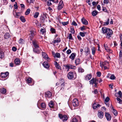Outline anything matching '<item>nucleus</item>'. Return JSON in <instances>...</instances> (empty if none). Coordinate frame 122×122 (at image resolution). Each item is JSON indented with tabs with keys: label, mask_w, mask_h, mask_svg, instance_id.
Instances as JSON below:
<instances>
[{
	"label": "nucleus",
	"mask_w": 122,
	"mask_h": 122,
	"mask_svg": "<svg viewBox=\"0 0 122 122\" xmlns=\"http://www.w3.org/2000/svg\"><path fill=\"white\" fill-rule=\"evenodd\" d=\"M102 33L103 34L107 33V37L109 38L112 36L113 32L112 30L108 28L102 27Z\"/></svg>",
	"instance_id": "obj_1"
},
{
	"label": "nucleus",
	"mask_w": 122,
	"mask_h": 122,
	"mask_svg": "<svg viewBox=\"0 0 122 122\" xmlns=\"http://www.w3.org/2000/svg\"><path fill=\"white\" fill-rule=\"evenodd\" d=\"M67 76V77L69 79L72 80L74 78V79L76 78V74L75 73H73V72L70 71L68 73Z\"/></svg>",
	"instance_id": "obj_2"
},
{
	"label": "nucleus",
	"mask_w": 122,
	"mask_h": 122,
	"mask_svg": "<svg viewBox=\"0 0 122 122\" xmlns=\"http://www.w3.org/2000/svg\"><path fill=\"white\" fill-rule=\"evenodd\" d=\"M58 116L60 119L62 120L63 122L66 121L68 119L67 116L65 115H63L59 113L58 114Z\"/></svg>",
	"instance_id": "obj_3"
},
{
	"label": "nucleus",
	"mask_w": 122,
	"mask_h": 122,
	"mask_svg": "<svg viewBox=\"0 0 122 122\" xmlns=\"http://www.w3.org/2000/svg\"><path fill=\"white\" fill-rule=\"evenodd\" d=\"M72 104L74 107H76L78 106L79 105V102L78 100L77 99H74L72 101Z\"/></svg>",
	"instance_id": "obj_4"
},
{
	"label": "nucleus",
	"mask_w": 122,
	"mask_h": 122,
	"mask_svg": "<svg viewBox=\"0 0 122 122\" xmlns=\"http://www.w3.org/2000/svg\"><path fill=\"white\" fill-rule=\"evenodd\" d=\"M29 34L30 35V36L29 37L30 38V40L32 41L33 37L36 34V32L32 30L30 31Z\"/></svg>",
	"instance_id": "obj_5"
},
{
	"label": "nucleus",
	"mask_w": 122,
	"mask_h": 122,
	"mask_svg": "<svg viewBox=\"0 0 122 122\" xmlns=\"http://www.w3.org/2000/svg\"><path fill=\"white\" fill-rule=\"evenodd\" d=\"M63 5V1H60L57 8L58 10H60L62 8Z\"/></svg>",
	"instance_id": "obj_6"
},
{
	"label": "nucleus",
	"mask_w": 122,
	"mask_h": 122,
	"mask_svg": "<svg viewBox=\"0 0 122 122\" xmlns=\"http://www.w3.org/2000/svg\"><path fill=\"white\" fill-rule=\"evenodd\" d=\"M9 73L8 72H6L5 73H2L1 75V77L3 78L7 77Z\"/></svg>",
	"instance_id": "obj_7"
},
{
	"label": "nucleus",
	"mask_w": 122,
	"mask_h": 122,
	"mask_svg": "<svg viewBox=\"0 0 122 122\" xmlns=\"http://www.w3.org/2000/svg\"><path fill=\"white\" fill-rule=\"evenodd\" d=\"M98 116L99 118L102 119L104 115V113L101 111H98Z\"/></svg>",
	"instance_id": "obj_8"
},
{
	"label": "nucleus",
	"mask_w": 122,
	"mask_h": 122,
	"mask_svg": "<svg viewBox=\"0 0 122 122\" xmlns=\"http://www.w3.org/2000/svg\"><path fill=\"white\" fill-rule=\"evenodd\" d=\"M105 116L107 119L108 121H110L111 118V117L109 113L106 112L105 113Z\"/></svg>",
	"instance_id": "obj_9"
},
{
	"label": "nucleus",
	"mask_w": 122,
	"mask_h": 122,
	"mask_svg": "<svg viewBox=\"0 0 122 122\" xmlns=\"http://www.w3.org/2000/svg\"><path fill=\"white\" fill-rule=\"evenodd\" d=\"M52 96L51 93L49 91L46 92L45 93V97L47 98L51 97Z\"/></svg>",
	"instance_id": "obj_10"
},
{
	"label": "nucleus",
	"mask_w": 122,
	"mask_h": 122,
	"mask_svg": "<svg viewBox=\"0 0 122 122\" xmlns=\"http://www.w3.org/2000/svg\"><path fill=\"white\" fill-rule=\"evenodd\" d=\"M61 81H62V82L61 84V88L60 90L63 91L64 90L65 88V83L64 82V80L63 79H61Z\"/></svg>",
	"instance_id": "obj_11"
},
{
	"label": "nucleus",
	"mask_w": 122,
	"mask_h": 122,
	"mask_svg": "<svg viewBox=\"0 0 122 122\" xmlns=\"http://www.w3.org/2000/svg\"><path fill=\"white\" fill-rule=\"evenodd\" d=\"M92 77V75L91 74H88L85 76V79L88 81L90 80Z\"/></svg>",
	"instance_id": "obj_12"
},
{
	"label": "nucleus",
	"mask_w": 122,
	"mask_h": 122,
	"mask_svg": "<svg viewBox=\"0 0 122 122\" xmlns=\"http://www.w3.org/2000/svg\"><path fill=\"white\" fill-rule=\"evenodd\" d=\"M40 50L41 49L39 47V48H33V51L34 52L38 54L40 53Z\"/></svg>",
	"instance_id": "obj_13"
},
{
	"label": "nucleus",
	"mask_w": 122,
	"mask_h": 122,
	"mask_svg": "<svg viewBox=\"0 0 122 122\" xmlns=\"http://www.w3.org/2000/svg\"><path fill=\"white\" fill-rule=\"evenodd\" d=\"M44 67L46 69H48L49 67V66L47 61H45L43 63Z\"/></svg>",
	"instance_id": "obj_14"
},
{
	"label": "nucleus",
	"mask_w": 122,
	"mask_h": 122,
	"mask_svg": "<svg viewBox=\"0 0 122 122\" xmlns=\"http://www.w3.org/2000/svg\"><path fill=\"white\" fill-rule=\"evenodd\" d=\"M104 47L106 50L107 51L109 52L110 53L112 52V51L106 45H104Z\"/></svg>",
	"instance_id": "obj_15"
},
{
	"label": "nucleus",
	"mask_w": 122,
	"mask_h": 122,
	"mask_svg": "<svg viewBox=\"0 0 122 122\" xmlns=\"http://www.w3.org/2000/svg\"><path fill=\"white\" fill-rule=\"evenodd\" d=\"M81 21L83 24L87 25L88 24V21L84 18H83L81 19Z\"/></svg>",
	"instance_id": "obj_16"
},
{
	"label": "nucleus",
	"mask_w": 122,
	"mask_h": 122,
	"mask_svg": "<svg viewBox=\"0 0 122 122\" xmlns=\"http://www.w3.org/2000/svg\"><path fill=\"white\" fill-rule=\"evenodd\" d=\"M32 44L33 45L35 48L39 47L38 45L37 44V42L36 41H33L32 42Z\"/></svg>",
	"instance_id": "obj_17"
},
{
	"label": "nucleus",
	"mask_w": 122,
	"mask_h": 122,
	"mask_svg": "<svg viewBox=\"0 0 122 122\" xmlns=\"http://www.w3.org/2000/svg\"><path fill=\"white\" fill-rule=\"evenodd\" d=\"M76 55V54L75 53H73L71 54L70 56H69V58L71 59L72 60H73Z\"/></svg>",
	"instance_id": "obj_18"
},
{
	"label": "nucleus",
	"mask_w": 122,
	"mask_h": 122,
	"mask_svg": "<svg viewBox=\"0 0 122 122\" xmlns=\"http://www.w3.org/2000/svg\"><path fill=\"white\" fill-rule=\"evenodd\" d=\"M47 18L46 13L43 12L41 18L42 20H44Z\"/></svg>",
	"instance_id": "obj_19"
},
{
	"label": "nucleus",
	"mask_w": 122,
	"mask_h": 122,
	"mask_svg": "<svg viewBox=\"0 0 122 122\" xmlns=\"http://www.w3.org/2000/svg\"><path fill=\"white\" fill-rule=\"evenodd\" d=\"M75 63L76 65H79L81 63L80 60L79 58L76 59L75 60Z\"/></svg>",
	"instance_id": "obj_20"
},
{
	"label": "nucleus",
	"mask_w": 122,
	"mask_h": 122,
	"mask_svg": "<svg viewBox=\"0 0 122 122\" xmlns=\"http://www.w3.org/2000/svg\"><path fill=\"white\" fill-rule=\"evenodd\" d=\"M100 105L99 104H97L96 103H94L92 107L93 109H94L99 107Z\"/></svg>",
	"instance_id": "obj_21"
},
{
	"label": "nucleus",
	"mask_w": 122,
	"mask_h": 122,
	"mask_svg": "<svg viewBox=\"0 0 122 122\" xmlns=\"http://www.w3.org/2000/svg\"><path fill=\"white\" fill-rule=\"evenodd\" d=\"M15 64L16 65H19L20 63V60L19 59L16 58L14 61Z\"/></svg>",
	"instance_id": "obj_22"
},
{
	"label": "nucleus",
	"mask_w": 122,
	"mask_h": 122,
	"mask_svg": "<svg viewBox=\"0 0 122 122\" xmlns=\"http://www.w3.org/2000/svg\"><path fill=\"white\" fill-rule=\"evenodd\" d=\"M66 68L68 69H75L76 68V66H71V65H67L66 66Z\"/></svg>",
	"instance_id": "obj_23"
},
{
	"label": "nucleus",
	"mask_w": 122,
	"mask_h": 122,
	"mask_svg": "<svg viewBox=\"0 0 122 122\" xmlns=\"http://www.w3.org/2000/svg\"><path fill=\"white\" fill-rule=\"evenodd\" d=\"M42 55L43 57L45 59H46L47 57H48V55L45 52H42Z\"/></svg>",
	"instance_id": "obj_24"
},
{
	"label": "nucleus",
	"mask_w": 122,
	"mask_h": 122,
	"mask_svg": "<svg viewBox=\"0 0 122 122\" xmlns=\"http://www.w3.org/2000/svg\"><path fill=\"white\" fill-rule=\"evenodd\" d=\"M91 49L92 55H94L95 54V51L96 50V49L95 47H93Z\"/></svg>",
	"instance_id": "obj_25"
},
{
	"label": "nucleus",
	"mask_w": 122,
	"mask_h": 122,
	"mask_svg": "<svg viewBox=\"0 0 122 122\" xmlns=\"http://www.w3.org/2000/svg\"><path fill=\"white\" fill-rule=\"evenodd\" d=\"M95 80V79L92 78L91 80L89 81L90 83V84H93L96 82V81Z\"/></svg>",
	"instance_id": "obj_26"
},
{
	"label": "nucleus",
	"mask_w": 122,
	"mask_h": 122,
	"mask_svg": "<svg viewBox=\"0 0 122 122\" xmlns=\"http://www.w3.org/2000/svg\"><path fill=\"white\" fill-rule=\"evenodd\" d=\"M55 67L56 68H57L58 69H60L61 68V67L60 66H59V65L56 62H55Z\"/></svg>",
	"instance_id": "obj_27"
},
{
	"label": "nucleus",
	"mask_w": 122,
	"mask_h": 122,
	"mask_svg": "<svg viewBox=\"0 0 122 122\" xmlns=\"http://www.w3.org/2000/svg\"><path fill=\"white\" fill-rule=\"evenodd\" d=\"M26 81L28 83H30L32 81V79L30 77L27 78H26Z\"/></svg>",
	"instance_id": "obj_28"
},
{
	"label": "nucleus",
	"mask_w": 122,
	"mask_h": 122,
	"mask_svg": "<svg viewBox=\"0 0 122 122\" xmlns=\"http://www.w3.org/2000/svg\"><path fill=\"white\" fill-rule=\"evenodd\" d=\"M50 31H51L52 34L55 33H56V30L55 29L52 27H51L50 29Z\"/></svg>",
	"instance_id": "obj_29"
},
{
	"label": "nucleus",
	"mask_w": 122,
	"mask_h": 122,
	"mask_svg": "<svg viewBox=\"0 0 122 122\" xmlns=\"http://www.w3.org/2000/svg\"><path fill=\"white\" fill-rule=\"evenodd\" d=\"M98 12L95 10L92 11V14L93 16H96Z\"/></svg>",
	"instance_id": "obj_30"
},
{
	"label": "nucleus",
	"mask_w": 122,
	"mask_h": 122,
	"mask_svg": "<svg viewBox=\"0 0 122 122\" xmlns=\"http://www.w3.org/2000/svg\"><path fill=\"white\" fill-rule=\"evenodd\" d=\"M49 107L51 108H53L54 106L53 102L51 101L49 103Z\"/></svg>",
	"instance_id": "obj_31"
},
{
	"label": "nucleus",
	"mask_w": 122,
	"mask_h": 122,
	"mask_svg": "<svg viewBox=\"0 0 122 122\" xmlns=\"http://www.w3.org/2000/svg\"><path fill=\"white\" fill-rule=\"evenodd\" d=\"M61 42V40L60 38H57L56 40L54 41V43H58Z\"/></svg>",
	"instance_id": "obj_32"
},
{
	"label": "nucleus",
	"mask_w": 122,
	"mask_h": 122,
	"mask_svg": "<svg viewBox=\"0 0 122 122\" xmlns=\"http://www.w3.org/2000/svg\"><path fill=\"white\" fill-rule=\"evenodd\" d=\"M39 14V13L38 12H36L34 14V17L35 18H37L38 17Z\"/></svg>",
	"instance_id": "obj_33"
},
{
	"label": "nucleus",
	"mask_w": 122,
	"mask_h": 122,
	"mask_svg": "<svg viewBox=\"0 0 122 122\" xmlns=\"http://www.w3.org/2000/svg\"><path fill=\"white\" fill-rule=\"evenodd\" d=\"M20 20L23 22H25V21L24 17L23 16H21L20 17Z\"/></svg>",
	"instance_id": "obj_34"
},
{
	"label": "nucleus",
	"mask_w": 122,
	"mask_h": 122,
	"mask_svg": "<svg viewBox=\"0 0 122 122\" xmlns=\"http://www.w3.org/2000/svg\"><path fill=\"white\" fill-rule=\"evenodd\" d=\"M0 92L1 93L4 94L6 93V91L5 89L3 88L1 89Z\"/></svg>",
	"instance_id": "obj_35"
},
{
	"label": "nucleus",
	"mask_w": 122,
	"mask_h": 122,
	"mask_svg": "<svg viewBox=\"0 0 122 122\" xmlns=\"http://www.w3.org/2000/svg\"><path fill=\"white\" fill-rule=\"evenodd\" d=\"M86 50H85L86 52L88 53V54H89L90 53V51L89 48L88 47H86Z\"/></svg>",
	"instance_id": "obj_36"
},
{
	"label": "nucleus",
	"mask_w": 122,
	"mask_h": 122,
	"mask_svg": "<svg viewBox=\"0 0 122 122\" xmlns=\"http://www.w3.org/2000/svg\"><path fill=\"white\" fill-rule=\"evenodd\" d=\"M108 62L105 61L102 62L101 64L102 66H105L107 65H108Z\"/></svg>",
	"instance_id": "obj_37"
},
{
	"label": "nucleus",
	"mask_w": 122,
	"mask_h": 122,
	"mask_svg": "<svg viewBox=\"0 0 122 122\" xmlns=\"http://www.w3.org/2000/svg\"><path fill=\"white\" fill-rule=\"evenodd\" d=\"M78 71L79 72H84V70L81 67H79L78 69Z\"/></svg>",
	"instance_id": "obj_38"
},
{
	"label": "nucleus",
	"mask_w": 122,
	"mask_h": 122,
	"mask_svg": "<svg viewBox=\"0 0 122 122\" xmlns=\"http://www.w3.org/2000/svg\"><path fill=\"white\" fill-rule=\"evenodd\" d=\"M4 57V54L3 52L1 51L0 52V58H3Z\"/></svg>",
	"instance_id": "obj_39"
},
{
	"label": "nucleus",
	"mask_w": 122,
	"mask_h": 122,
	"mask_svg": "<svg viewBox=\"0 0 122 122\" xmlns=\"http://www.w3.org/2000/svg\"><path fill=\"white\" fill-rule=\"evenodd\" d=\"M70 30L72 34H74L75 33V31L73 28L72 27H71L70 28Z\"/></svg>",
	"instance_id": "obj_40"
},
{
	"label": "nucleus",
	"mask_w": 122,
	"mask_h": 122,
	"mask_svg": "<svg viewBox=\"0 0 122 122\" xmlns=\"http://www.w3.org/2000/svg\"><path fill=\"white\" fill-rule=\"evenodd\" d=\"M112 112H113V113L114 114V115L115 116H116L117 115V111L116 110L114 109H113V110H112Z\"/></svg>",
	"instance_id": "obj_41"
},
{
	"label": "nucleus",
	"mask_w": 122,
	"mask_h": 122,
	"mask_svg": "<svg viewBox=\"0 0 122 122\" xmlns=\"http://www.w3.org/2000/svg\"><path fill=\"white\" fill-rule=\"evenodd\" d=\"M30 9H28L25 13V14L26 15H28L30 13Z\"/></svg>",
	"instance_id": "obj_42"
},
{
	"label": "nucleus",
	"mask_w": 122,
	"mask_h": 122,
	"mask_svg": "<svg viewBox=\"0 0 122 122\" xmlns=\"http://www.w3.org/2000/svg\"><path fill=\"white\" fill-rule=\"evenodd\" d=\"M20 13L19 12L16 13L15 17L16 18H19L20 16Z\"/></svg>",
	"instance_id": "obj_43"
},
{
	"label": "nucleus",
	"mask_w": 122,
	"mask_h": 122,
	"mask_svg": "<svg viewBox=\"0 0 122 122\" xmlns=\"http://www.w3.org/2000/svg\"><path fill=\"white\" fill-rule=\"evenodd\" d=\"M60 57L61 56L60 54L59 53H57L55 54V56L54 57H56L57 58H60Z\"/></svg>",
	"instance_id": "obj_44"
},
{
	"label": "nucleus",
	"mask_w": 122,
	"mask_h": 122,
	"mask_svg": "<svg viewBox=\"0 0 122 122\" xmlns=\"http://www.w3.org/2000/svg\"><path fill=\"white\" fill-rule=\"evenodd\" d=\"M69 35L68 36V37H69V39L70 40H73V39L72 38V36L71 34H68Z\"/></svg>",
	"instance_id": "obj_45"
},
{
	"label": "nucleus",
	"mask_w": 122,
	"mask_h": 122,
	"mask_svg": "<svg viewBox=\"0 0 122 122\" xmlns=\"http://www.w3.org/2000/svg\"><path fill=\"white\" fill-rule=\"evenodd\" d=\"M41 106L42 108H45L46 107V106L45 103H42L41 105Z\"/></svg>",
	"instance_id": "obj_46"
},
{
	"label": "nucleus",
	"mask_w": 122,
	"mask_h": 122,
	"mask_svg": "<svg viewBox=\"0 0 122 122\" xmlns=\"http://www.w3.org/2000/svg\"><path fill=\"white\" fill-rule=\"evenodd\" d=\"M109 19L108 18L107 19V21L106 22H105L104 23V25H107L109 24Z\"/></svg>",
	"instance_id": "obj_47"
},
{
	"label": "nucleus",
	"mask_w": 122,
	"mask_h": 122,
	"mask_svg": "<svg viewBox=\"0 0 122 122\" xmlns=\"http://www.w3.org/2000/svg\"><path fill=\"white\" fill-rule=\"evenodd\" d=\"M69 23V22L68 21L66 22H62L61 24L63 25H67Z\"/></svg>",
	"instance_id": "obj_48"
},
{
	"label": "nucleus",
	"mask_w": 122,
	"mask_h": 122,
	"mask_svg": "<svg viewBox=\"0 0 122 122\" xmlns=\"http://www.w3.org/2000/svg\"><path fill=\"white\" fill-rule=\"evenodd\" d=\"M5 38L7 39L9 38L10 36L9 33H6L5 34Z\"/></svg>",
	"instance_id": "obj_49"
},
{
	"label": "nucleus",
	"mask_w": 122,
	"mask_h": 122,
	"mask_svg": "<svg viewBox=\"0 0 122 122\" xmlns=\"http://www.w3.org/2000/svg\"><path fill=\"white\" fill-rule=\"evenodd\" d=\"M116 99L118 101V103L120 104H122V100H121L120 98H117Z\"/></svg>",
	"instance_id": "obj_50"
},
{
	"label": "nucleus",
	"mask_w": 122,
	"mask_h": 122,
	"mask_svg": "<svg viewBox=\"0 0 122 122\" xmlns=\"http://www.w3.org/2000/svg\"><path fill=\"white\" fill-rule=\"evenodd\" d=\"M71 122H78V121L76 118H74L72 120Z\"/></svg>",
	"instance_id": "obj_51"
},
{
	"label": "nucleus",
	"mask_w": 122,
	"mask_h": 122,
	"mask_svg": "<svg viewBox=\"0 0 122 122\" xmlns=\"http://www.w3.org/2000/svg\"><path fill=\"white\" fill-rule=\"evenodd\" d=\"M80 35L82 37H84L85 36V35L84 33L80 32L79 33Z\"/></svg>",
	"instance_id": "obj_52"
},
{
	"label": "nucleus",
	"mask_w": 122,
	"mask_h": 122,
	"mask_svg": "<svg viewBox=\"0 0 122 122\" xmlns=\"http://www.w3.org/2000/svg\"><path fill=\"white\" fill-rule=\"evenodd\" d=\"M24 41V40L22 39L21 38H20L19 41V42L20 43L22 44L23 43Z\"/></svg>",
	"instance_id": "obj_53"
},
{
	"label": "nucleus",
	"mask_w": 122,
	"mask_h": 122,
	"mask_svg": "<svg viewBox=\"0 0 122 122\" xmlns=\"http://www.w3.org/2000/svg\"><path fill=\"white\" fill-rule=\"evenodd\" d=\"M97 76L98 77H100L101 75V73L100 71H98L97 73Z\"/></svg>",
	"instance_id": "obj_54"
},
{
	"label": "nucleus",
	"mask_w": 122,
	"mask_h": 122,
	"mask_svg": "<svg viewBox=\"0 0 122 122\" xmlns=\"http://www.w3.org/2000/svg\"><path fill=\"white\" fill-rule=\"evenodd\" d=\"M115 76L113 75H112L110 77V78L112 80H114L115 79Z\"/></svg>",
	"instance_id": "obj_55"
},
{
	"label": "nucleus",
	"mask_w": 122,
	"mask_h": 122,
	"mask_svg": "<svg viewBox=\"0 0 122 122\" xmlns=\"http://www.w3.org/2000/svg\"><path fill=\"white\" fill-rule=\"evenodd\" d=\"M102 10L103 11H104L105 12H107V13H108V12L107 11V9L106 7H104L103 6Z\"/></svg>",
	"instance_id": "obj_56"
},
{
	"label": "nucleus",
	"mask_w": 122,
	"mask_h": 122,
	"mask_svg": "<svg viewBox=\"0 0 122 122\" xmlns=\"http://www.w3.org/2000/svg\"><path fill=\"white\" fill-rule=\"evenodd\" d=\"M34 0H27V2L28 3H29L30 4L31 3H33Z\"/></svg>",
	"instance_id": "obj_57"
},
{
	"label": "nucleus",
	"mask_w": 122,
	"mask_h": 122,
	"mask_svg": "<svg viewBox=\"0 0 122 122\" xmlns=\"http://www.w3.org/2000/svg\"><path fill=\"white\" fill-rule=\"evenodd\" d=\"M61 80L59 82H58L56 84V86H59V85L60 84H61L62 83H61Z\"/></svg>",
	"instance_id": "obj_58"
},
{
	"label": "nucleus",
	"mask_w": 122,
	"mask_h": 122,
	"mask_svg": "<svg viewBox=\"0 0 122 122\" xmlns=\"http://www.w3.org/2000/svg\"><path fill=\"white\" fill-rule=\"evenodd\" d=\"M86 28V26H83L82 27H81V30L83 31Z\"/></svg>",
	"instance_id": "obj_59"
},
{
	"label": "nucleus",
	"mask_w": 122,
	"mask_h": 122,
	"mask_svg": "<svg viewBox=\"0 0 122 122\" xmlns=\"http://www.w3.org/2000/svg\"><path fill=\"white\" fill-rule=\"evenodd\" d=\"M110 99L109 97H106L105 100V102H108L109 100Z\"/></svg>",
	"instance_id": "obj_60"
},
{
	"label": "nucleus",
	"mask_w": 122,
	"mask_h": 122,
	"mask_svg": "<svg viewBox=\"0 0 122 122\" xmlns=\"http://www.w3.org/2000/svg\"><path fill=\"white\" fill-rule=\"evenodd\" d=\"M109 0H104L103 1V3L106 5L108 4Z\"/></svg>",
	"instance_id": "obj_61"
},
{
	"label": "nucleus",
	"mask_w": 122,
	"mask_h": 122,
	"mask_svg": "<svg viewBox=\"0 0 122 122\" xmlns=\"http://www.w3.org/2000/svg\"><path fill=\"white\" fill-rule=\"evenodd\" d=\"M46 1L47 2V5L48 6H50V5H52V4L51 2V0H48V1H47H47Z\"/></svg>",
	"instance_id": "obj_62"
},
{
	"label": "nucleus",
	"mask_w": 122,
	"mask_h": 122,
	"mask_svg": "<svg viewBox=\"0 0 122 122\" xmlns=\"http://www.w3.org/2000/svg\"><path fill=\"white\" fill-rule=\"evenodd\" d=\"M92 92L95 94H97L98 92L97 89H95L93 91H92Z\"/></svg>",
	"instance_id": "obj_63"
},
{
	"label": "nucleus",
	"mask_w": 122,
	"mask_h": 122,
	"mask_svg": "<svg viewBox=\"0 0 122 122\" xmlns=\"http://www.w3.org/2000/svg\"><path fill=\"white\" fill-rule=\"evenodd\" d=\"M118 94L119 95L120 97H122V93L120 91H119L118 93Z\"/></svg>",
	"instance_id": "obj_64"
}]
</instances>
